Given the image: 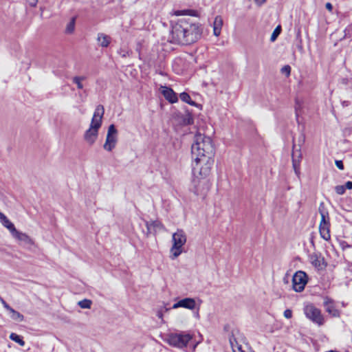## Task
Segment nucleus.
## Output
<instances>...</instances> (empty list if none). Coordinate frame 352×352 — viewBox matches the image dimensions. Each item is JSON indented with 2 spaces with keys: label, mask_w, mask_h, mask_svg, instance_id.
Wrapping results in <instances>:
<instances>
[{
  "label": "nucleus",
  "mask_w": 352,
  "mask_h": 352,
  "mask_svg": "<svg viewBox=\"0 0 352 352\" xmlns=\"http://www.w3.org/2000/svg\"><path fill=\"white\" fill-rule=\"evenodd\" d=\"M214 146L212 139L203 134L197 133L191 146L192 175L208 177L214 164Z\"/></svg>",
  "instance_id": "1"
},
{
  "label": "nucleus",
  "mask_w": 352,
  "mask_h": 352,
  "mask_svg": "<svg viewBox=\"0 0 352 352\" xmlns=\"http://www.w3.org/2000/svg\"><path fill=\"white\" fill-rule=\"evenodd\" d=\"M188 19H180L172 23L170 42L174 44L186 45V32L188 28Z\"/></svg>",
  "instance_id": "2"
},
{
  "label": "nucleus",
  "mask_w": 352,
  "mask_h": 352,
  "mask_svg": "<svg viewBox=\"0 0 352 352\" xmlns=\"http://www.w3.org/2000/svg\"><path fill=\"white\" fill-rule=\"evenodd\" d=\"M193 176L194 179L192 181V187L190 188V190L195 195L204 198L210 188V184L206 179L207 177H204L199 175H197V176L193 175Z\"/></svg>",
  "instance_id": "3"
},
{
  "label": "nucleus",
  "mask_w": 352,
  "mask_h": 352,
  "mask_svg": "<svg viewBox=\"0 0 352 352\" xmlns=\"http://www.w3.org/2000/svg\"><path fill=\"white\" fill-rule=\"evenodd\" d=\"M173 246L170 248V258L175 259L182 253V247L186 242V236L182 230H177L173 234Z\"/></svg>",
  "instance_id": "4"
},
{
  "label": "nucleus",
  "mask_w": 352,
  "mask_h": 352,
  "mask_svg": "<svg viewBox=\"0 0 352 352\" xmlns=\"http://www.w3.org/2000/svg\"><path fill=\"white\" fill-rule=\"evenodd\" d=\"M192 338V336L189 333H171L167 336L166 340L170 346L182 349L186 347Z\"/></svg>",
  "instance_id": "5"
},
{
  "label": "nucleus",
  "mask_w": 352,
  "mask_h": 352,
  "mask_svg": "<svg viewBox=\"0 0 352 352\" xmlns=\"http://www.w3.org/2000/svg\"><path fill=\"white\" fill-rule=\"evenodd\" d=\"M188 19V28L186 32V45H190L197 42L202 34L201 25L199 23L192 22L190 18Z\"/></svg>",
  "instance_id": "6"
},
{
  "label": "nucleus",
  "mask_w": 352,
  "mask_h": 352,
  "mask_svg": "<svg viewBox=\"0 0 352 352\" xmlns=\"http://www.w3.org/2000/svg\"><path fill=\"white\" fill-rule=\"evenodd\" d=\"M303 311L306 317L312 322L322 326L324 323V318L321 313V310L314 306V304L309 303L305 305Z\"/></svg>",
  "instance_id": "7"
},
{
  "label": "nucleus",
  "mask_w": 352,
  "mask_h": 352,
  "mask_svg": "<svg viewBox=\"0 0 352 352\" xmlns=\"http://www.w3.org/2000/svg\"><path fill=\"white\" fill-rule=\"evenodd\" d=\"M118 142V130L116 126L112 124L109 125L107 131L105 142L103 145L104 150L110 152L116 146Z\"/></svg>",
  "instance_id": "8"
},
{
  "label": "nucleus",
  "mask_w": 352,
  "mask_h": 352,
  "mask_svg": "<svg viewBox=\"0 0 352 352\" xmlns=\"http://www.w3.org/2000/svg\"><path fill=\"white\" fill-rule=\"evenodd\" d=\"M308 277L303 271L296 272L292 277L293 289L296 292H301L304 290L307 283Z\"/></svg>",
  "instance_id": "9"
},
{
  "label": "nucleus",
  "mask_w": 352,
  "mask_h": 352,
  "mask_svg": "<svg viewBox=\"0 0 352 352\" xmlns=\"http://www.w3.org/2000/svg\"><path fill=\"white\" fill-rule=\"evenodd\" d=\"M322 298L324 300L323 307L325 311L333 318H339L340 316V311L336 308L334 300L327 296Z\"/></svg>",
  "instance_id": "10"
},
{
  "label": "nucleus",
  "mask_w": 352,
  "mask_h": 352,
  "mask_svg": "<svg viewBox=\"0 0 352 352\" xmlns=\"http://www.w3.org/2000/svg\"><path fill=\"white\" fill-rule=\"evenodd\" d=\"M100 126L98 124H90L89 128L85 131L84 134L85 140L89 144L92 145L95 143L98 135V130Z\"/></svg>",
  "instance_id": "11"
},
{
  "label": "nucleus",
  "mask_w": 352,
  "mask_h": 352,
  "mask_svg": "<svg viewBox=\"0 0 352 352\" xmlns=\"http://www.w3.org/2000/svg\"><path fill=\"white\" fill-rule=\"evenodd\" d=\"M319 232L320 236L325 241L331 239L330 235V221L329 219H321L319 225Z\"/></svg>",
  "instance_id": "12"
},
{
  "label": "nucleus",
  "mask_w": 352,
  "mask_h": 352,
  "mask_svg": "<svg viewBox=\"0 0 352 352\" xmlns=\"http://www.w3.org/2000/svg\"><path fill=\"white\" fill-rule=\"evenodd\" d=\"M196 307V302L194 298H185L178 300L177 302L174 303L172 308L177 309L179 307H183L185 309H188L190 310H193Z\"/></svg>",
  "instance_id": "13"
},
{
  "label": "nucleus",
  "mask_w": 352,
  "mask_h": 352,
  "mask_svg": "<svg viewBox=\"0 0 352 352\" xmlns=\"http://www.w3.org/2000/svg\"><path fill=\"white\" fill-rule=\"evenodd\" d=\"M177 119L179 124L183 126L190 125L194 122L192 113L188 110H186L185 113H178L177 115Z\"/></svg>",
  "instance_id": "14"
},
{
  "label": "nucleus",
  "mask_w": 352,
  "mask_h": 352,
  "mask_svg": "<svg viewBox=\"0 0 352 352\" xmlns=\"http://www.w3.org/2000/svg\"><path fill=\"white\" fill-rule=\"evenodd\" d=\"M104 113V109L103 105L98 104L94 111L91 124H98L99 126L102 125V119Z\"/></svg>",
  "instance_id": "15"
},
{
  "label": "nucleus",
  "mask_w": 352,
  "mask_h": 352,
  "mask_svg": "<svg viewBox=\"0 0 352 352\" xmlns=\"http://www.w3.org/2000/svg\"><path fill=\"white\" fill-rule=\"evenodd\" d=\"M162 93L166 100H167L169 102L173 104L178 101L177 96L172 88L165 86L163 87Z\"/></svg>",
  "instance_id": "16"
},
{
  "label": "nucleus",
  "mask_w": 352,
  "mask_h": 352,
  "mask_svg": "<svg viewBox=\"0 0 352 352\" xmlns=\"http://www.w3.org/2000/svg\"><path fill=\"white\" fill-rule=\"evenodd\" d=\"M111 41V38L104 33H98L97 35V42L99 46L102 47H107Z\"/></svg>",
  "instance_id": "17"
},
{
  "label": "nucleus",
  "mask_w": 352,
  "mask_h": 352,
  "mask_svg": "<svg viewBox=\"0 0 352 352\" xmlns=\"http://www.w3.org/2000/svg\"><path fill=\"white\" fill-rule=\"evenodd\" d=\"M12 235L19 241L23 242L25 244L31 245L33 243L32 240L28 234L19 232L17 230Z\"/></svg>",
  "instance_id": "18"
},
{
  "label": "nucleus",
  "mask_w": 352,
  "mask_h": 352,
  "mask_svg": "<svg viewBox=\"0 0 352 352\" xmlns=\"http://www.w3.org/2000/svg\"><path fill=\"white\" fill-rule=\"evenodd\" d=\"M223 25V21L220 16H217L213 23V34L214 36H218L221 34V30Z\"/></svg>",
  "instance_id": "19"
},
{
  "label": "nucleus",
  "mask_w": 352,
  "mask_h": 352,
  "mask_svg": "<svg viewBox=\"0 0 352 352\" xmlns=\"http://www.w3.org/2000/svg\"><path fill=\"white\" fill-rule=\"evenodd\" d=\"M146 228L148 233L153 234L157 232V230L160 229L162 228V224L158 221L146 222Z\"/></svg>",
  "instance_id": "20"
},
{
  "label": "nucleus",
  "mask_w": 352,
  "mask_h": 352,
  "mask_svg": "<svg viewBox=\"0 0 352 352\" xmlns=\"http://www.w3.org/2000/svg\"><path fill=\"white\" fill-rule=\"evenodd\" d=\"M179 98L183 102H186L191 106H195V107L201 106L200 104H197L196 102L193 101L191 99L190 95L186 92L181 93L179 95Z\"/></svg>",
  "instance_id": "21"
},
{
  "label": "nucleus",
  "mask_w": 352,
  "mask_h": 352,
  "mask_svg": "<svg viewBox=\"0 0 352 352\" xmlns=\"http://www.w3.org/2000/svg\"><path fill=\"white\" fill-rule=\"evenodd\" d=\"M292 166L294 170V172L297 176H298L300 173V160L296 159V155L295 152H292Z\"/></svg>",
  "instance_id": "22"
},
{
  "label": "nucleus",
  "mask_w": 352,
  "mask_h": 352,
  "mask_svg": "<svg viewBox=\"0 0 352 352\" xmlns=\"http://www.w3.org/2000/svg\"><path fill=\"white\" fill-rule=\"evenodd\" d=\"M10 317L13 320L17 321V322H22L24 320V316L23 314L19 313V311H16L13 308H12L10 311Z\"/></svg>",
  "instance_id": "23"
},
{
  "label": "nucleus",
  "mask_w": 352,
  "mask_h": 352,
  "mask_svg": "<svg viewBox=\"0 0 352 352\" xmlns=\"http://www.w3.org/2000/svg\"><path fill=\"white\" fill-rule=\"evenodd\" d=\"M174 14L175 16H183V15H188V16H197V12L194 10H175L174 12Z\"/></svg>",
  "instance_id": "24"
},
{
  "label": "nucleus",
  "mask_w": 352,
  "mask_h": 352,
  "mask_svg": "<svg viewBox=\"0 0 352 352\" xmlns=\"http://www.w3.org/2000/svg\"><path fill=\"white\" fill-rule=\"evenodd\" d=\"M318 212L321 216V219H329V214L327 209L325 207L324 202H321L318 207Z\"/></svg>",
  "instance_id": "25"
},
{
  "label": "nucleus",
  "mask_w": 352,
  "mask_h": 352,
  "mask_svg": "<svg viewBox=\"0 0 352 352\" xmlns=\"http://www.w3.org/2000/svg\"><path fill=\"white\" fill-rule=\"evenodd\" d=\"M1 223L4 227L8 229L12 234L16 232V229L15 228L14 225L8 219L7 217Z\"/></svg>",
  "instance_id": "26"
},
{
  "label": "nucleus",
  "mask_w": 352,
  "mask_h": 352,
  "mask_svg": "<svg viewBox=\"0 0 352 352\" xmlns=\"http://www.w3.org/2000/svg\"><path fill=\"white\" fill-rule=\"evenodd\" d=\"M10 339L12 341L18 343L20 346H23L25 345V341L21 336L18 335L15 333H12L10 335Z\"/></svg>",
  "instance_id": "27"
},
{
  "label": "nucleus",
  "mask_w": 352,
  "mask_h": 352,
  "mask_svg": "<svg viewBox=\"0 0 352 352\" xmlns=\"http://www.w3.org/2000/svg\"><path fill=\"white\" fill-rule=\"evenodd\" d=\"M76 17H72L70 21L67 23L65 29V33L72 34L75 29Z\"/></svg>",
  "instance_id": "28"
},
{
  "label": "nucleus",
  "mask_w": 352,
  "mask_h": 352,
  "mask_svg": "<svg viewBox=\"0 0 352 352\" xmlns=\"http://www.w3.org/2000/svg\"><path fill=\"white\" fill-rule=\"evenodd\" d=\"M85 79H86V77L84 76H74L72 78V81L74 84L76 85L78 89H83V85L82 83V81L85 80Z\"/></svg>",
  "instance_id": "29"
},
{
  "label": "nucleus",
  "mask_w": 352,
  "mask_h": 352,
  "mask_svg": "<svg viewBox=\"0 0 352 352\" xmlns=\"http://www.w3.org/2000/svg\"><path fill=\"white\" fill-rule=\"evenodd\" d=\"M91 300L88 299H84L78 302V305L81 307L82 309H89L91 305Z\"/></svg>",
  "instance_id": "30"
},
{
  "label": "nucleus",
  "mask_w": 352,
  "mask_h": 352,
  "mask_svg": "<svg viewBox=\"0 0 352 352\" xmlns=\"http://www.w3.org/2000/svg\"><path fill=\"white\" fill-rule=\"evenodd\" d=\"M280 32H281V27H280V25H278L273 31V32L271 35V37H270V41L272 42L275 41L276 39L277 38V37L278 36V35L280 34Z\"/></svg>",
  "instance_id": "31"
},
{
  "label": "nucleus",
  "mask_w": 352,
  "mask_h": 352,
  "mask_svg": "<svg viewBox=\"0 0 352 352\" xmlns=\"http://www.w3.org/2000/svg\"><path fill=\"white\" fill-rule=\"evenodd\" d=\"M335 191L338 195H343L346 191V188H344V185H338L335 187Z\"/></svg>",
  "instance_id": "32"
},
{
  "label": "nucleus",
  "mask_w": 352,
  "mask_h": 352,
  "mask_svg": "<svg viewBox=\"0 0 352 352\" xmlns=\"http://www.w3.org/2000/svg\"><path fill=\"white\" fill-rule=\"evenodd\" d=\"M291 67L288 65H285L281 69V72L286 75V76H289L291 74Z\"/></svg>",
  "instance_id": "33"
},
{
  "label": "nucleus",
  "mask_w": 352,
  "mask_h": 352,
  "mask_svg": "<svg viewBox=\"0 0 352 352\" xmlns=\"http://www.w3.org/2000/svg\"><path fill=\"white\" fill-rule=\"evenodd\" d=\"M295 146H296V145L294 144H293V151L292 152H295L296 153V159L297 160H300V162L301 159H302V153H301L300 148H299L298 150H294Z\"/></svg>",
  "instance_id": "34"
},
{
  "label": "nucleus",
  "mask_w": 352,
  "mask_h": 352,
  "mask_svg": "<svg viewBox=\"0 0 352 352\" xmlns=\"http://www.w3.org/2000/svg\"><path fill=\"white\" fill-rule=\"evenodd\" d=\"M283 315L286 318L290 319L292 317V311L291 309H287L285 310Z\"/></svg>",
  "instance_id": "35"
},
{
  "label": "nucleus",
  "mask_w": 352,
  "mask_h": 352,
  "mask_svg": "<svg viewBox=\"0 0 352 352\" xmlns=\"http://www.w3.org/2000/svg\"><path fill=\"white\" fill-rule=\"evenodd\" d=\"M335 164L338 169L344 170V164L342 160H336Z\"/></svg>",
  "instance_id": "36"
},
{
  "label": "nucleus",
  "mask_w": 352,
  "mask_h": 352,
  "mask_svg": "<svg viewBox=\"0 0 352 352\" xmlns=\"http://www.w3.org/2000/svg\"><path fill=\"white\" fill-rule=\"evenodd\" d=\"M1 302L3 307L9 311L12 307H11L3 298H1Z\"/></svg>",
  "instance_id": "37"
},
{
  "label": "nucleus",
  "mask_w": 352,
  "mask_h": 352,
  "mask_svg": "<svg viewBox=\"0 0 352 352\" xmlns=\"http://www.w3.org/2000/svg\"><path fill=\"white\" fill-rule=\"evenodd\" d=\"M230 344L232 345L233 352H236V349H234V344H233V342L232 341V340H230ZM237 350H238V352H245L243 350H242V346L241 345H239V346L237 345Z\"/></svg>",
  "instance_id": "38"
},
{
  "label": "nucleus",
  "mask_w": 352,
  "mask_h": 352,
  "mask_svg": "<svg viewBox=\"0 0 352 352\" xmlns=\"http://www.w3.org/2000/svg\"><path fill=\"white\" fill-rule=\"evenodd\" d=\"M340 245L342 246V249L344 250L346 248H351V245H349L346 241H340Z\"/></svg>",
  "instance_id": "39"
},
{
  "label": "nucleus",
  "mask_w": 352,
  "mask_h": 352,
  "mask_svg": "<svg viewBox=\"0 0 352 352\" xmlns=\"http://www.w3.org/2000/svg\"><path fill=\"white\" fill-rule=\"evenodd\" d=\"M27 3L31 6V7H35L37 4L38 0H26Z\"/></svg>",
  "instance_id": "40"
},
{
  "label": "nucleus",
  "mask_w": 352,
  "mask_h": 352,
  "mask_svg": "<svg viewBox=\"0 0 352 352\" xmlns=\"http://www.w3.org/2000/svg\"><path fill=\"white\" fill-rule=\"evenodd\" d=\"M344 188L346 189L351 190L352 189V182L348 181L344 184Z\"/></svg>",
  "instance_id": "41"
},
{
  "label": "nucleus",
  "mask_w": 352,
  "mask_h": 352,
  "mask_svg": "<svg viewBox=\"0 0 352 352\" xmlns=\"http://www.w3.org/2000/svg\"><path fill=\"white\" fill-rule=\"evenodd\" d=\"M119 54L121 55L122 57H126L127 56H129V52L128 51H124V50H120V52H119Z\"/></svg>",
  "instance_id": "42"
},
{
  "label": "nucleus",
  "mask_w": 352,
  "mask_h": 352,
  "mask_svg": "<svg viewBox=\"0 0 352 352\" xmlns=\"http://www.w3.org/2000/svg\"><path fill=\"white\" fill-rule=\"evenodd\" d=\"M325 8L327 10H328L329 12H332L333 10V6L331 3L328 2L325 4Z\"/></svg>",
  "instance_id": "43"
},
{
  "label": "nucleus",
  "mask_w": 352,
  "mask_h": 352,
  "mask_svg": "<svg viewBox=\"0 0 352 352\" xmlns=\"http://www.w3.org/2000/svg\"><path fill=\"white\" fill-rule=\"evenodd\" d=\"M313 265H314L316 267H320V261L318 259V257H316V259L312 261Z\"/></svg>",
  "instance_id": "44"
},
{
  "label": "nucleus",
  "mask_w": 352,
  "mask_h": 352,
  "mask_svg": "<svg viewBox=\"0 0 352 352\" xmlns=\"http://www.w3.org/2000/svg\"><path fill=\"white\" fill-rule=\"evenodd\" d=\"M350 104H351V102H350V101H349V100H343V101L342 102V106L343 107H346L349 106V105H350Z\"/></svg>",
  "instance_id": "45"
},
{
  "label": "nucleus",
  "mask_w": 352,
  "mask_h": 352,
  "mask_svg": "<svg viewBox=\"0 0 352 352\" xmlns=\"http://www.w3.org/2000/svg\"><path fill=\"white\" fill-rule=\"evenodd\" d=\"M6 217V216L3 213L0 212V221L1 222Z\"/></svg>",
  "instance_id": "46"
},
{
  "label": "nucleus",
  "mask_w": 352,
  "mask_h": 352,
  "mask_svg": "<svg viewBox=\"0 0 352 352\" xmlns=\"http://www.w3.org/2000/svg\"><path fill=\"white\" fill-rule=\"evenodd\" d=\"M256 2L259 4V5H261L262 3H263L266 0H255Z\"/></svg>",
  "instance_id": "47"
},
{
  "label": "nucleus",
  "mask_w": 352,
  "mask_h": 352,
  "mask_svg": "<svg viewBox=\"0 0 352 352\" xmlns=\"http://www.w3.org/2000/svg\"><path fill=\"white\" fill-rule=\"evenodd\" d=\"M157 316H158V318H162L163 314L161 311H158L157 314Z\"/></svg>",
  "instance_id": "48"
},
{
  "label": "nucleus",
  "mask_w": 352,
  "mask_h": 352,
  "mask_svg": "<svg viewBox=\"0 0 352 352\" xmlns=\"http://www.w3.org/2000/svg\"><path fill=\"white\" fill-rule=\"evenodd\" d=\"M301 42H302L301 39H300V44L298 45V49L300 50H302V46Z\"/></svg>",
  "instance_id": "49"
},
{
  "label": "nucleus",
  "mask_w": 352,
  "mask_h": 352,
  "mask_svg": "<svg viewBox=\"0 0 352 352\" xmlns=\"http://www.w3.org/2000/svg\"><path fill=\"white\" fill-rule=\"evenodd\" d=\"M295 111H296V118H298V109H297V107H296V108H295Z\"/></svg>",
  "instance_id": "50"
},
{
  "label": "nucleus",
  "mask_w": 352,
  "mask_h": 352,
  "mask_svg": "<svg viewBox=\"0 0 352 352\" xmlns=\"http://www.w3.org/2000/svg\"><path fill=\"white\" fill-rule=\"evenodd\" d=\"M342 82H343V83H346L347 79H342Z\"/></svg>",
  "instance_id": "51"
},
{
  "label": "nucleus",
  "mask_w": 352,
  "mask_h": 352,
  "mask_svg": "<svg viewBox=\"0 0 352 352\" xmlns=\"http://www.w3.org/2000/svg\"><path fill=\"white\" fill-rule=\"evenodd\" d=\"M297 37H300V32L298 33V34H297Z\"/></svg>",
  "instance_id": "52"
}]
</instances>
